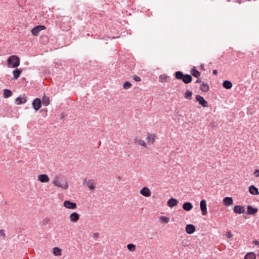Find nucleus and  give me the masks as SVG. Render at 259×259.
<instances>
[{
	"instance_id": "dca6fc26",
	"label": "nucleus",
	"mask_w": 259,
	"mask_h": 259,
	"mask_svg": "<svg viewBox=\"0 0 259 259\" xmlns=\"http://www.w3.org/2000/svg\"><path fill=\"white\" fill-rule=\"evenodd\" d=\"M249 191L250 194L253 195H256L259 194V192L257 188L254 186L251 185L249 188Z\"/></svg>"
},
{
	"instance_id": "4be33fe9",
	"label": "nucleus",
	"mask_w": 259,
	"mask_h": 259,
	"mask_svg": "<svg viewBox=\"0 0 259 259\" xmlns=\"http://www.w3.org/2000/svg\"><path fill=\"white\" fill-rule=\"evenodd\" d=\"M17 104L21 105L26 102V98H21L20 96L17 97L16 99Z\"/></svg>"
},
{
	"instance_id": "1a4fd4ad",
	"label": "nucleus",
	"mask_w": 259,
	"mask_h": 259,
	"mask_svg": "<svg viewBox=\"0 0 259 259\" xmlns=\"http://www.w3.org/2000/svg\"><path fill=\"white\" fill-rule=\"evenodd\" d=\"M234 212L236 213L241 214L244 212V207L242 205H236L234 207Z\"/></svg>"
},
{
	"instance_id": "6ab92c4d",
	"label": "nucleus",
	"mask_w": 259,
	"mask_h": 259,
	"mask_svg": "<svg viewBox=\"0 0 259 259\" xmlns=\"http://www.w3.org/2000/svg\"><path fill=\"white\" fill-rule=\"evenodd\" d=\"M258 211V209L256 208H253L251 205H249L247 206V213L249 214H254Z\"/></svg>"
},
{
	"instance_id": "b1692460",
	"label": "nucleus",
	"mask_w": 259,
	"mask_h": 259,
	"mask_svg": "<svg viewBox=\"0 0 259 259\" xmlns=\"http://www.w3.org/2000/svg\"><path fill=\"white\" fill-rule=\"evenodd\" d=\"M255 254L252 252H250L245 255L244 259H255Z\"/></svg>"
},
{
	"instance_id": "f3484780",
	"label": "nucleus",
	"mask_w": 259,
	"mask_h": 259,
	"mask_svg": "<svg viewBox=\"0 0 259 259\" xmlns=\"http://www.w3.org/2000/svg\"><path fill=\"white\" fill-rule=\"evenodd\" d=\"M192 80V76L189 74H185L183 77L182 81L186 84H188L191 82Z\"/></svg>"
},
{
	"instance_id": "423d86ee",
	"label": "nucleus",
	"mask_w": 259,
	"mask_h": 259,
	"mask_svg": "<svg viewBox=\"0 0 259 259\" xmlns=\"http://www.w3.org/2000/svg\"><path fill=\"white\" fill-rule=\"evenodd\" d=\"M46 28L45 26L44 25H38L34 27L31 30V32L34 36L38 35L39 32Z\"/></svg>"
},
{
	"instance_id": "39448f33",
	"label": "nucleus",
	"mask_w": 259,
	"mask_h": 259,
	"mask_svg": "<svg viewBox=\"0 0 259 259\" xmlns=\"http://www.w3.org/2000/svg\"><path fill=\"white\" fill-rule=\"evenodd\" d=\"M196 100L198 102L199 104L203 107L208 106L207 102L204 99V98L200 95H197L195 97Z\"/></svg>"
},
{
	"instance_id": "9d476101",
	"label": "nucleus",
	"mask_w": 259,
	"mask_h": 259,
	"mask_svg": "<svg viewBox=\"0 0 259 259\" xmlns=\"http://www.w3.org/2000/svg\"><path fill=\"white\" fill-rule=\"evenodd\" d=\"M186 232L189 234H193L195 231V227L192 224H188L186 227Z\"/></svg>"
},
{
	"instance_id": "49530a36",
	"label": "nucleus",
	"mask_w": 259,
	"mask_h": 259,
	"mask_svg": "<svg viewBox=\"0 0 259 259\" xmlns=\"http://www.w3.org/2000/svg\"><path fill=\"white\" fill-rule=\"evenodd\" d=\"M212 73L214 75H217L218 73V71L217 70H213L212 71Z\"/></svg>"
},
{
	"instance_id": "2f4dec72",
	"label": "nucleus",
	"mask_w": 259,
	"mask_h": 259,
	"mask_svg": "<svg viewBox=\"0 0 259 259\" xmlns=\"http://www.w3.org/2000/svg\"><path fill=\"white\" fill-rule=\"evenodd\" d=\"M61 250L58 247H55L53 249V254L55 255H61Z\"/></svg>"
},
{
	"instance_id": "6e6552de",
	"label": "nucleus",
	"mask_w": 259,
	"mask_h": 259,
	"mask_svg": "<svg viewBox=\"0 0 259 259\" xmlns=\"http://www.w3.org/2000/svg\"><path fill=\"white\" fill-rule=\"evenodd\" d=\"M140 194L145 197H149L151 193L150 189L147 187H143L140 191Z\"/></svg>"
},
{
	"instance_id": "a19ab883",
	"label": "nucleus",
	"mask_w": 259,
	"mask_h": 259,
	"mask_svg": "<svg viewBox=\"0 0 259 259\" xmlns=\"http://www.w3.org/2000/svg\"><path fill=\"white\" fill-rule=\"evenodd\" d=\"M226 235H227V237L228 238H230L232 237V236H233L232 233H231V232L230 231H228L227 232V234Z\"/></svg>"
},
{
	"instance_id": "aec40b11",
	"label": "nucleus",
	"mask_w": 259,
	"mask_h": 259,
	"mask_svg": "<svg viewBox=\"0 0 259 259\" xmlns=\"http://www.w3.org/2000/svg\"><path fill=\"white\" fill-rule=\"evenodd\" d=\"M193 205L191 202H187L183 204V208L186 211H190L192 209Z\"/></svg>"
},
{
	"instance_id": "7c9ffc66",
	"label": "nucleus",
	"mask_w": 259,
	"mask_h": 259,
	"mask_svg": "<svg viewBox=\"0 0 259 259\" xmlns=\"http://www.w3.org/2000/svg\"><path fill=\"white\" fill-rule=\"evenodd\" d=\"M135 141L136 143L139 144V145H141L144 147H146V143L144 141L142 140H141V139H139L138 138H136L135 139Z\"/></svg>"
},
{
	"instance_id": "e433bc0d",
	"label": "nucleus",
	"mask_w": 259,
	"mask_h": 259,
	"mask_svg": "<svg viewBox=\"0 0 259 259\" xmlns=\"http://www.w3.org/2000/svg\"><path fill=\"white\" fill-rule=\"evenodd\" d=\"M217 125V123L215 121H212L209 124V126L214 128Z\"/></svg>"
},
{
	"instance_id": "c85d7f7f",
	"label": "nucleus",
	"mask_w": 259,
	"mask_h": 259,
	"mask_svg": "<svg viewBox=\"0 0 259 259\" xmlns=\"http://www.w3.org/2000/svg\"><path fill=\"white\" fill-rule=\"evenodd\" d=\"M191 73L195 77H198L200 75V73L195 68H193L191 70Z\"/></svg>"
},
{
	"instance_id": "20e7f679",
	"label": "nucleus",
	"mask_w": 259,
	"mask_h": 259,
	"mask_svg": "<svg viewBox=\"0 0 259 259\" xmlns=\"http://www.w3.org/2000/svg\"><path fill=\"white\" fill-rule=\"evenodd\" d=\"M41 100L38 98H35L32 103V107L36 111L41 108Z\"/></svg>"
},
{
	"instance_id": "de8ad7c7",
	"label": "nucleus",
	"mask_w": 259,
	"mask_h": 259,
	"mask_svg": "<svg viewBox=\"0 0 259 259\" xmlns=\"http://www.w3.org/2000/svg\"><path fill=\"white\" fill-rule=\"evenodd\" d=\"M63 205L65 206V201L63 202Z\"/></svg>"
},
{
	"instance_id": "f257e3e1",
	"label": "nucleus",
	"mask_w": 259,
	"mask_h": 259,
	"mask_svg": "<svg viewBox=\"0 0 259 259\" xmlns=\"http://www.w3.org/2000/svg\"><path fill=\"white\" fill-rule=\"evenodd\" d=\"M8 65L11 68H17L20 65V58L16 55L9 57L7 60Z\"/></svg>"
},
{
	"instance_id": "ddd939ff",
	"label": "nucleus",
	"mask_w": 259,
	"mask_h": 259,
	"mask_svg": "<svg viewBox=\"0 0 259 259\" xmlns=\"http://www.w3.org/2000/svg\"><path fill=\"white\" fill-rule=\"evenodd\" d=\"M22 72V70L21 69L16 68L13 71V78L14 79H17L18 78L21 73Z\"/></svg>"
},
{
	"instance_id": "cd10ccee",
	"label": "nucleus",
	"mask_w": 259,
	"mask_h": 259,
	"mask_svg": "<svg viewBox=\"0 0 259 259\" xmlns=\"http://www.w3.org/2000/svg\"><path fill=\"white\" fill-rule=\"evenodd\" d=\"M200 90L204 92H206L209 90V86L207 83H203L201 85Z\"/></svg>"
},
{
	"instance_id": "473e14b6",
	"label": "nucleus",
	"mask_w": 259,
	"mask_h": 259,
	"mask_svg": "<svg viewBox=\"0 0 259 259\" xmlns=\"http://www.w3.org/2000/svg\"><path fill=\"white\" fill-rule=\"evenodd\" d=\"M127 249L131 251H134L136 250V245L134 244H128L127 245Z\"/></svg>"
},
{
	"instance_id": "4c0bfd02",
	"label": "nucleus",
	"mask_w": 259,
	"mask_h": 259,
	"mask_svg": "<svg viewBox=\"0 0 259 259\" xmlns=\"http://www.w3.org/2000/svg\"><path fill=\"white\" fill-rule=\"evenodd\" d=\"M50 222V220L48 218H45L42 221V223L44 225L48 224Z\"/></svg>"
},
{
	"instance_id": "f03ea898",
	"label": "nucleus",
	"mask_w": 259,
	"mask_h": 259,
	"mask_svg": "<svg viewBox=\"0 0 259 259\" xmlns=\"http://www.w3.org/2000/svg\"><path fill=\"white\" fill-rule=\"evenodd\" d=\"M63 178L61 176H57L53 181V184L57 187L65 188V186L63 184Z\"/></svg>"
},
{
	"instance_id": "72a5a7b5",
	"label": "nucleus",
	"mask_w": 259,
	"mask_h": 259,
	"mask_svg": "<svg viewBox=\"0 0 259 259\" xmlns=\"http://www.w3.org/2000/svg\"><path fill=\"white\" fill-rule=\"evenodd\" d=\"M132 86V84L128 81H126L124 82L123 85V88L124 89H130Z\"/></svg>"
},
{
	"instance_id": "c756f323",
	"label": "nucleus",
	"mask_w": 259,
	"mask_h": 259,
	"mask_svg": "<svg viewBox=\"0 0 259 259\" xmlns=\"http://www.w3.org/2000/svg\"><path fill=\"white\" fill-rule=\"evenodd\" d=\"M192 92L189 90H187L185 93L184 97L186 99H191L192 98Z\"/></svg>"
},
{
	"instance_id": "7ed1b4c3",
	"label": "nucleus",
	"mask_w": 259,
	"mask_h": 259,
	"mask_svg": "<svg viewBox=\"0 0 259 259\" xmlns=\"http://www.w3.org/2000/svg\"><path fill=\"white\" fill-rule=\"evenodd\" d=\"M83 184L86 185L90 190H94L95 188V183L93 180L85 179L83 182Z\"/></svg>"
},
{
	"instance_id": "412c9836",
	"label": "nucleus",
	"mask_w": 259,
	"mask_h": 259,
	"mask_svg": "<svg viewBox=\"0 0 259 259\" xmlns=\"http://www.w3.org/2000/svg\"><path fill=\"white\" fill-rule=\"evenodd\" d=\"M223 86L226 89H230L232 87V83L229 80H225L223 83Z\"/></svg>"
},
{
	"instance_id": "ea45409f",
	"label": "nucleus",
	"mask_w": 259,
	"mask_h": 259,
	"mask_svg": "<svg viewBox=\"0 0 259 259\" xmlns=\"http://www.w3.org/2000/svg\"><path fill=\"white\" fill-rule=\"evenodd\" d=\"M254 175L256 177H259V169H255L254 171Z\"/></svg>"
},
{
	"instance_id": "c03bdc74",
	"label": "nucleus",
	"mask_w": 259,
	"mask_h": 259,
	"mask_svg": "<svg viewBox=\"0 0 259 259\" xmlns=\"http://www.w3.org/2000/svg\"><path fill=\"white\" fill-rule=\"evenodd\" d=\"M201 82V78H198L196 80V81H195V83H199Z\"/></svg>"
},
{
	"instance_id": "9b49d317",
	"label": "nucleus",
	"mask_w": 259,
	"mask_h": 259,
	"mask_svg": "<svg viewBox=\"0 0 259 259\" xmlns=\"http://www.w3.org/2000/svg\"><path fill=\"white\" fill-rule=\"evenodd\" d=\"M49 178L48 175L45 174H41L38 176V180L41 183H47L49 181Z\"/></svg>"
},
{
	"instance_id": "393cba45",
	"label": "nucleus",
	"mask_w": 259,
	"mask_h": 259,
	"mask_svg": "<svg viewBox=\"0 0 259 259\" xmlns=\"http://www.w3.org/2000/svg\"><path fill=\"white\" fill-rule=\"evenodd\" d=\"M12 95V92L9 89H5L4 90V97L5 98H8Z\"/></svg>"
},
{
	"instance_id": "5701e85b",
	"label": "nucleus",
	"mask_w": 259,
	"mask_h": 259,
	"mask_svg": "<svg viewBox=\"0 0 259 259\" xmlns=\"http://www.w3.org/2000/svg\"><path fill=\"white\" fill-rule=\"evenodd\" d=\"M44 106H48L50 104V98L48 96H44L42 98L41 104Z\"/></svg>"
},
{
	"instance_id": "79ce46f5",
	"label": "nucleus",
	"mask_w": 259,
	"mask_h": 259,
	"mask_svg": "<svg viewBox=\"0 0 259 259\" xmlns=\"http://www.w3.org/2000/svg\"><path fill=\"white\" fill-rule=\"evenodd\" d=\"M0 235H1V236H3L4 237L5 236L4 231L3 230H0Z\"/></svg>"
},
{
	"instance_id": "f704fd0d",
	"label": "nucleus",
	"mask_w": 259,
	"mask_h": 259,
	"mask_svg": "<svg viewBox=\"0 0 259 259\" xmlns=\"http://www.w3.org/2000/svg\"><path fill=\"white\" fill-rule=\"evenodd\" d=\"M160 220L162 222L167 223L169 221V218L165 216H162L160 217Z\"/></svg>"
},
{
	"instance_id": "bb28decb",
	"label": "nucleus",
	"mask_w": 259,
	"mask_h": 259,
	"mask_svg": "<svg viewBox=\"0 0 259 259\" xmlns=\"http://www.w3.org/2000/svg\"><path fill=\"white\" fill-rule=\"evenodd\" d=\"M184 75L183 72L180 71H178L175 73V77L178 79L182 80Z\"/></svg>"
},
{
	"instance_id": "a211bd4d",
	"label": "nucleus",
	"mask_w": 259,
	"mask_h": 259,
	"mask_svg": "<svg viewBox=\"0 0 259 259\" xmlns=\"http://www.w3.org/2000/svg\"><path fill=\"white\" fill-rule=\"evenodd\" d=\"M76 207L75 203L71 202L69 200H66V208L74 209Z\"/></svg>"
},
{
	"instance_id": "0eeeda50",
	"label": "nucleus",
	"mask_w": 259,
	"mask_h": 259,
	"mask_svg": "<svg viewBox=\"0 0 259 259\" xmlns=\"http://www.w3.org/2000/svg\"><path fill=\"white\" fill-rule=\"evenodd\" d=\"M200 206L202 214L205 215L207 213V205L205 200L203 199L200 201Z\"/></svg>"
},
{
	"instance_id": "58836bf2",
	"label": "nucleus",
	"mask_w": 259,
	"mask_h": 259,
	"mask_svg": "<svg viewBox=\"0 0 259 259\" xmlns=\"http://www.w3.org/2000/svg\"><path fill=\"white\" fill-rule=\"evenodd\" d=\"M133 79L136 81H140L141 80L140 77L136 75L134 76Z\"/></svg>"
},
{
	"instance_id": "4468645a",
	"label": "nucleus",
	"mask_w": 259,
	"mask_h": 259,
	"mask_svg": "<svg viewBox=\"0 0 259 259\" xmlns=\"http://www.w3.org/2000/svg\"><path fill=\"white\" fill-rule=\"evenodd\" d=\"M178 203H179V202H178V201L176 199L173 198H171L167 201V205L169 207L171 208V207H172L174 206H176L178 204Z\"/></svg>"
},
{
	"instance_id": "2eb2a0df",
	"label": "nucleus",
	"mask_w": 259,
	"mask_h": 259,
	"mask_svg": "<svg viewBox=\"0 0 259 259\" xmlns=\"http://www.w3.org/2000/svg\"><path fill=\"white\" fill-rule=\"evenodd\" d=\"M223 203L226 206H230L233 204V199L232 197H226L223 199Z\"/></svg>"
},
{
	"instance_id": "a18cd8bd",
	"label": "nucleus",
	"mask_w": 259,
	"mask_h": 259,
	"mask_svg": "<svg viewBox=\"0 0 259 259\" xmlns=\"http://www.w3.org/2000/svg\"><path fill=\"white\" fill-rule=\"evenodd\" d=\"M253 244H255V245H259V242L257 240H255L253 242Z\"/></svg>"
},
{
	"instance_id": "37998d69",
	"label": "nucleus",
	"mask_w": 259,
	"mask_h": 259,
	"mask_svg": "<svg viewBox=\"0 0 259 259\" xmlns=\"http://www.w3.org/2000/svg\"><path fill=\"white\" fill-rule=\"evenodd\" d=\"M99 235V234L98 233H95L93 234V236L95 238L98 237Z\"/></svg>"
},
{
	"instance_id": "a878e982",
	"label": "nucleus",
	"mask_w": 259,
	"mask_h": 259,
	"mask_svg": "<svg viewBox=\"0 0 259 259\" xmlns=\"http://www.w3.org/2000/svg\"><path fill=\"white\" fill-rule=\"evenodd\" d=\"M147 139L148 143H153L154 141L155 135L153 134H150L148 133Z\"/></svg>"
},
{
	"instance_id": "c9c22d12",
	"label": "nucleus",
	"mask_w": 259,
	"mask_h": 259,
	"mask_svg": "<svg viewBox=\"0 0 259 259\" xmlns=\"http://www.w3.org/2000/svg\"><path fill=\"white\" fill-rule=\"evenodd\" d=\"M166 78H167V76L164 74L161 75L159 77V80L161 82L165 81Z\"/></svg>"
},
{
	"instance_id": "f8f14e48",
	"label": "nucleus",
	"mask_w": 259,
	"mask_h": 259,
	"mask_svg": "<svg viewBox=\"0 0 259 259\" xmlns=\"http://www.w3.org/2000/svg\"><path fill=\"white\" fill-rule=\"evenodd\" d=\"M79 219V215L76 212H73L70 214L69 219L71 222H76Z\"/></svg>"
}]
</instances>
